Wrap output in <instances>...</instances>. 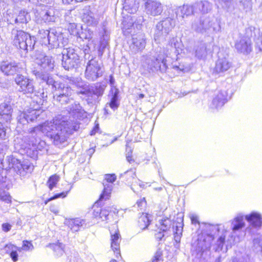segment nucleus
<instances>
[{
	"instance_id": "f257e3e1",
	"label": "nucleus",
	"mask_w": 262,
	"mask_h": 262,
	"mask_svg": "<svg viewBox=\"0 0 262 262\" xmlns=\"http://www.w3.org/2000/svg\"><path fill=\"white\" fill-rule=\"evenodd\" d=\"M164 14L165 17L157 23L154 28V39L157 44L165 42L168 35L176 26V18L183 25L185 17L197 14L194 3L168 7Z\"/></svg>"
},
{
	"instance_id": "f03ea898",
	"label": "nucleus",
	"mask_w": 262,
	"mask_h": 262,
	"mask_svg": "<svg viewBox=\"0 0 262 262\" xmlns=\"http://www.w3.org/2000/svg\"><path fill=\"white\" fill-rule=\"evenodd\" d=\"M194 3L196 14H201L199 18L193 20L191 29L197 33L210 36L221 30V20L214 16H205L212 9V4L207 0L196 1Z\"/></svg>"
},
{
	"instance_id": "7ed1b4c3",
	"label": "nucleus",
	"mask_w": 262,
	"mask_h": 262,
	"mask_svg": "<svg viewBox=\"0 0 262 262\" xmlns=\"http://www.w3.org/2000/svg\"><path fill=\"white\" fill-rule=\"evenodd\" d=\"M76 127L77 126L74 125L71 122L59 116L35 127L32 136L34 132L40 131L53 139L55 144L58 145L64 142L73 131L77 130Z\"/></svg>"
},
{
	"instance_id": "20e7f679",
	"label": "nucleus",
	"mask_w": 262,
	"mask_h": 262,
	"mask_svg": "<svg viewBox=\"0 0 262 262\" xmlns=\"http://www.w3.org/2000/svg\"><path fill=\"white\" fill-rule=\"evenodd\" d=\"M12 39L14 46L26 52L32 51L35 44V37L21 30L13 29Z\"/></svg>"
},
{
	"instance_id": "39448f33",
	"label": "nucleus",
	"mask_w": 262,
	"mask_h": 262,
	"mask_svg": "<svg viewBox=\"0 0 262 262\" xmlns=\"http://www.w3.org/2000/svg\"><path fill=\"white\" fill-rule=\"evenodd\" d=\"M62 51V66H76L77 64V61L79 60V56L76 53L73 46L68 45L63 47Z\"/></svg>"
},
{
	"instance_id": "423d86ee",
	"label": "nucleus",
	"mask_w": 262,
	"mask_h": 262,
	"mask_svg": "<svg viewBox=\"0 0 262 262\" xmlns=\"http://www.w3.org/2000/svg\"><path fill=\"white\" fill-rule=\"evenodd\" d=\"M39 108V106H37L23 112H19L17 117L18 124L26 125L37 119L41 113Z\"/></svg>"
},
{
	"instance_id": "0eeeda50",
	"label": "nucleus",
	"mask_w": 262,
	"mask_h": 262,
	"mask_svg": "<svg viewBox=\"0 0 262 262\" xmlns=\"http://www.w3.org/2000/svg\"><path fill=\"white\" fill-rule=\"evenodd\" d=\"M46 41V46L49 49H54L64 47L66 43L68 42V38L64 37L62 33L52 29L50 35L48 34V38Z\"/></svg>"
},
{
	"instance_id": "6e6552de",
	"label": "nucleus",
	"mask_w": 262,
	"mask_h": 262,
	"mask_svg": "<svg viewBox=\"0 0 262 262\" xmlns=\"http://www.w3.org/2000/svg\"><path fill=\"white\" fill-rule=\"evenodd\" d=\"M144 12L149 16L157 17L162 15L164 7L159 0H144Z\"/></svg>"
},
{
	"instance_id": "1a4fd4ad",
	"label": "nucleus",
	"mask_w": 262,
	"mask_h": 262,
	"mask_svg": "<svg viewBox=\"0 0 262 262\" xmlns=\"http://www.w3.org/2000/svg\"><path fill=\"white\" fill-rule=\"evenodd\" d=\"M34 127L33 128L30 132L28 136L24 137V140L26 143V145H24L25 148H27L28 150H32L33 151L35 149H39V145L42 146V144H44L43 142H41L40 139V135L42 133L40 131H36L34 132L33 136H32V132Z\"/></svg>"
},
{
	"instance_id": "9d476101",
	"label": "nucleus",
	"mask_w": 262,
	"mask_h": 262,
	"mask_svg": "<svg viewBox=\"0 0 262 262\" xmlns=\"http://www.w3.org/2000/svg\"><path fill=\"white\" fill-rule=\"evenodd\" d=\"M145 59V63L147 66H167L165 53L164 51H162L160 48V50L157 49V51L154 53H150L149 55L143 56Z\"/></svg>"
},
{
	"instance_id": "9b49d317",
	"label": "nucleus",
	"mask_w": 262,
	"mask_h": 262,
	"mask_svg": "<svg viewBox=\"0 0 262 262\" xmlns=\"http://www.w3.org/2000/svg\"><path fill=\"white\" fill-rule=\"evenodd\" d=\"M100 41L98 46V52L99 56L103 54L105 50L108 48L110 40V32L106 27V23L103 22L99 30Z\"/></svg>"
},
{
	"instance_id": "f8f14e48",
	"label": "nucleus",
	"mask_w": 262,
	"mask_h": 262,
	"mask_svg": "<svg viewBox=\"0 0 262 262\" xmlns=\"http://www.w3.org/2000/svg\"><path fill=\"white\" fill-rule=\"evenodd\" d=\"M110 84L112 87L110 91L111 93V101L109 103H107L104 108L105 113L109 114L108 107H111L113 110L115 111L118 108L119 105V102L118 100V94L119 90L116 88L115 85V81L112 75L110 76Z\"/></svg>"
},
{
	"instance_id": "ddd939ff",
	"label": "nucleus",
	"mask_w": 262,
	"mask_h": 262,
	"mask_svg": "<svg viewBox=\"0 0 262 262\" xmlns=\"http://www.w3.org/2000/svg\"><path fill=\"white\" fill-rule=\"evenodd\" d=\"M16 84L19 86L18 91L24 94H32L34 91L33 81L21 75H17L15 78Z\"/></svg>"
},
{
	"instance_id": "4468645a",
	"label": "nucleus",
	"mask_w": 262,
	"mask_h": 262,
	"mask_svg": "<svg viewBox=\"0 0 262 262\" xmlns=\"http://www.w3.org/2000/svg\"><path fill=\"white\" fill-rule=\"evenodd\" d=\"M116 180V176L114 174H107L105 175L106 182H103V191L100 196L99 200H106L110 197L113 188V183Z\"/></svg>"
},
{
	"instance_id": "2eb2a0df",
	"label": "nucleus",
	"mask_w": 262,
	"mask_h": 262,
	"mask_svg": "<svg viewBox=\"0 0 262 262\" xmlns=\"http://www.w3.org/2000/svg\"><path fill=\"white\" fill-rule=\"evenodd\" d=\"M212 43L199 42L195 47V55L199 59H205L213 51Z\"/></svg>"
},
{
	"instance_id": "dca6fc26",
	"label": "nucleus",
	"mask_w": 262,
	"mask_h": 262,
	"mask_svg": "<svg viewBox=\"0 0 262 262\" xmlns=\"http://www.w3.org/2000/svg\"><path fill=\"white\" fill-rule=\"evenodd\" d=\"M111 234V248L116 254L120 255V243L121 236L117 226L114 225L110 230Z\"/></svg>"
},
{
	"instance_id": "f3484780",
	"label": "nucleus",
	"mask_w": 262,
	"mask_h": 262,
	"mask_svg": "<svg viewBox=\"0 0 262 262\" xmlns=\"http://www.w3.org/2000/svg\"><path fill=\"white\" fill-rule=\"evenodd\" d=\"M120 176L127 184L131 185V188L134 191H135L134 187L136 185H139L141 187H142L141 181L136 178L135 171L133 169L124 172L121 174Z\"/></svg>"
},
{
	"instance_id": "a211bd4d",
	"label": "nucleus",
	"mask_w": 262,
	"mask_h": 262,
	"mask_svg": "<svg viewBox=\"0 0 262 262\" xmlns=\"http://www.w3.org/2000/svg\"><path fill=\"white\" fill-rule=\"evenodd\" d=\"M34 62L38 66H53L55 63L54 58L50 55L37 52L32 57Z\"/></svg>"
},
{
	"instance_id": "6ab92c4d",
	"label": "nucleus",
	"mask_w": 262,
	"mask_h": 262,
	"mask_svg": "<svg viewBox=\"0 0 262 262\" xmlns=\"http://www.w3.org/2000/svg\"><path fill=\"white\" fill-rule=\"evenodd\" d=\"M214 237L212 235L207 234L199 238L196 244V250L203 253L210 249Z\"/></svg>"
},
{
	"instance_id": "aec40b11",
	"label": "nucleus",
	"mask_w": 262,
	"mask_h": 262,
	"mask_svg": "<svg viewBox=\"0 0 262 262\" xmlns=\"http://www.w3.org/2000/svg\"><path fill=\"white\" fill-rule=\"evenodd\" d=\"M235 47L237 52L248 54L252 50L251 40L249 37L243 36L235 42Z\"/></svg>"
},
{
	"instance_id": "412c9836",
	"label": "nucleus",
	"mask_w": 262,
	"mask_h": 262,
	"mask_svg": "<svg viewBox=\"0 0 262 262\" xmlns=\"http://www.w3.org/2000/svg\"><path fill=\"white\" fill-rule=\"evenodd\" d=\"M30 16L28 12L21 10L14 18H7L6 21L8 24L17 25H26L30 20Z\"/></svg>"
},
{
	"instance_id": "4be33fe9",
	"label": "nucleus",
	"mask_w": 262,
	"mask_h": 262,
	"mask_svg": "<svg viewBox=\"0 0 262 262\" xmlns=\"http://www.w3.org/2000/svg\"><path fill=\"white\" fill-rule=\"evenodd\" d=\"M227 93L226 91H221L215 94L211 106L213 108L218 109L222 107L227 101Z\"/></svg>"
},
{
	"instance_id": "5701e85b",
	"label": "nucleus",
	"mask_w": 262,
	"mask_h": 262,
	"mask_svg": "<svg viewBox=\"0 0 262 262\" xmlns=\"http://www.w3.org/2000/svg\"><path fill=\"white\" fill-rule=\"evenodd\" d=\"M146 45L145 39L142 35H138L132 37V42L129 47L134 53H137L144 49Z\"/></svg>"
},
{
	"instance_id": "b1692460",
	"label": "nucleus",
	"mask_w": 262,
	"mask_h": 262,
	"mask_svg": "<svg viewBox=\"0 0 262 262\" xmlns=\"http://www.w3.org/2000/svg\"><path fill=\"white\" fill-rule=\"evenodd\" d=\"M103 71V69L101 67H86L85 72V77L90 80H95L98 77L102 75Z\"/></svg>"
},
{
	"instance_id": "393cba45",
	"label": "nucleus",
	"mask_w": 262,
	"mask_h": 262,
	"mask_svg": "<svg viewBox=\"0 0 262 262\" xmlns=\"http://www.w3.org/2000/svg\"><path fill=\"white\" fill-rule=\"evenodd\" d=\"M12 108L9 100H5L0 104V115L6 122L11 119Z\"/></svg>"
},
{
	"instance_id": "a878e982",
	"label": "nucleus",
	"mask_w": 262,
	"mask_h": 262,
	"mask_svg": "<svg viewBox=\"0 0 262 262\" xmlns=\"http://www.w3.org/2000/svg\"><path fill=\"white\" fill-rule=\"evenodd\" d=\"M245 219L254 228H260L262 225V216L257 212H252L245 216Z\"/></svg>"
},
{
	"instance_id": "bb28decb",
	"label": "nucleus",
	"mask_w": 262,
	"mask_h": 262,
	"mask_svg": "<svg viewBox=\"0 0 262 262\" xmlns=\"http://www.w3.org/2000/svg\"><path fill=\"white\" fill-rule=\"evenodd\" d=\"M69 112L70 114L77 119H80L86 117V112L79 103H75L72 104L69 108Z\"/></svg>"
},
{
	"instance_id": "cd10ccee",
	"label": "nucleus",
	"mask_w": 262,
	"mask_h": 262,
	"mask_svg": "<svg viewBox=\"0 0 262 262\" xmlns=\"http://www.w3.org/2000/svg\"><path fill=\"white\" fill-rule=\"evenodd\" d=\"M214 2L218 8L221 7L227 12L232 13L234 10L233 0H215Z\"/></svg>"
},
{
	"instance_id": "c85d7f7f",
	"label": "nucleus",
	"mask_w": 262,
	"mask_h": 262,
	"mask_svg": "<svg viewBox=\"0 0 262 262\" xmlns=\"http://www.w3.org/2000/svg\"><path fill=\"white\" fill-rule=\"evenodd\" d=\"M139 4L137 0H124L123 9L130 14H134L138 9Z\"/></svg>"
},
{
	"instance_id": "c756f323",
	"label": "nucleus",
	"mask_w": 262,
	"mask_h": 262,
	"mask_svg": "<svg viewBox=\"0 0 262 262\" xmlns=\"http://www.w3.org/2000/svg\"><path fill=\"white\" fill-rule=\"evenodd\" d=\"M77 93L84 95L88 103L93 104L98 101V97L92 91L90 88L88 89H84L83 91L78 92Z\"/></svg>"
},
{
	"instance_id": "7c9ffc66",
	"label": "nucleus",
	"mask_w": 262,
	"mask_h": 262,
	"mask_svg": "<svg viewBox=\"0 0 262 262\" xmlns=\"http://www.w3.org/2000/svg\"><path fill=\"white\" fill-rule=\"evenodd\" d=\"M82 20L83 23L89 26L95 27L98 23V19L94 17L92 12L84 13Z\"/></svg>"
},
{
	"instance_id": "2f4dec72",
	"label": "nucleus",
	"mask_w": 262,
	"mask_h": 262,
	"mask_svg": "<svg viewBox=\"0 0 262 262\" xmlns=\"http://www.w3.org/2000/svg\"><path fill=\"white\" fill-rule=\"evenodd\" d=\"M94 35V31L91 29L86 27L83 28L82 26L77 38L81 39L83 40L84 39L90 41L93 37Z\"/></svg>"
},
{
	"instance_id": "473e14b6",
	"label": "nucleus",
	"mask_w": 262,
	"mask_h": 262,
	"mask_svg": "<svg viewBox=\"0 0 262 262\" xmlns=\"http://www.w3.org/2000/svg\"><path fill=\"white\" fill-rule=\"evenodd\" d=\"M232 229L233 231H237L245 226L244 216L238 214L232 221Z\"/></svg>"
},
{
	"instance_id": "72a5a7b5",
	"label": "nucleus",
	"mask_w": 262,
	"mask_h": 262,
	"mask_svg": "<svg viewBox=\"0 0 262 262\" xmlns=\"http://www.w3.org/2000/svg\"><path fill=\"white\" fill-rule=\"evenodd\" d=\"M237 7L241 12L248 13L251 11V0H238Z\"/></svg>"
},
{
	"instance_id": "f704fd0d",
	"label": "nucleus",
	"mask_w": 262,
	"mask_h": 262,
	"mask_svg": "<svg viewBox=\"0 0 262 262\" xmlns=\"http://www.w3.org/2000/svg\"><path fill=\"white\" fill-rule=\"evenodd\" d=\"M84 221L80 219H72L68 221V226L73 232H77L82 227Z\"/></svg>"
},
{
	"instance_id": "c9c22d12",
	"label": "nucleus",
	"mask_w": 262,
	"mask_h": 262,
	"mask_svg": "<svg viewBox=\"0 0 262 262\" xmlns=\"http://www.w3.org/2000/svg\"><path fill=\"white\" fill-rule=\"evenodd\" d=\"M33 73L37 78H40L42 80L46 81L48 84H51L53 82L52 79L47 72L33 70Z\"/></svg>"
},
{
	"instance_id": "e433bc0d",
	"label": "nucleus",
	"mask_w": 262,
	"mask_h": 262,
	"mask_svg": "<svg viewBox=\"0 0 262 262\" xmlns=\"http://www.w3.org/2000/svg\"><path fill=\"white\" fill-rule=\"evenodd\" d=\"M149 219L147 213H143L139 217L138 221V226L142 230H145L149 224Z\"/></svg>"
},
{
	"instance_id": "4c0bfd02",
	"label": "nucleus",
	"mask_w": 262,
	"mask_h": 262,
	"mask_svg": "<svg viewBox=\"0 0 262 262\" xmlns=\"http://www.w3.org/2000/svg\"><path fill=\"white\" fill-rule=\"evenodd\" d=\"M49 247L53 249L57 256H60L64 253V245L61 243L50 244Z\"/></svg>"
},
{
	"instance_id": "58836bf2",
	"label": "nucleus",
	"mask_w": 262,
	"mask_h": 262,
	"mask_svg": "<svg viewBox=\"0 0 262 262\" xmlns=\"http://www.w3.org/2000/svg\"><path fill=\"white\" fill-rule=\"evenodd\" d=\"M82 28V26L80 24H76L74 23H70L68 26V30L70 34L75 36L77 37L79 32Z\"/></svg>"
},
{
	"instance_id": "ea45409f",
	"label": "nucleus",
	"mask_w": 262,
	"mask_h": 262,
	"mask_svg": "<svg viewBox=\"0 0 262 262\" xmlns=\"http://www.w3.org/2000/svg\"><path fill=\"white\" fill-rule=\"evenodd\" d=\"M105 88L106 85L101 83H97L94 86H91L90 87L92 91L95 93L98 98L103 95Z\"/></svg>"
},
{
	"instance_id": "a19ab883",
	"label": "nucleus",
	"mask_w": 262,
	"mask_h": 262,
	"mask_svg": "<svg viewBox=\"0 0 262 262\" xmlns=\"http://www.w3.org/2000/svg\"><path fill=\"white\" fill-rule=\"evenodd\" d=\"M42 19L45 23H50L54 22L56 17L54 15V11L52 10H49L42 16Z\"/></svg>"
},
{
	"instance_id": "79ce46f5",
	"label": "nucleus",
	"mask_w": 262,
	"mask_h": 262,
	"mask_svg": "<svg viewBox=\"0 0 262 262\" xmlns=\"http://www.w3.org/2000/svg\"><path fill=\"white\" fill-rule=\"evenodd\" d=\"M51 30H45L40 29L38 31V37L40 39V41L42 45H47V38H48V34L50 35Z\"/></svg>"
},
{
	"instance_id": "37998d69",
	"label": "nucleus",
	"mask_w": 262,
	"mask_h": 262,
	"mask_svg": "<svg viewBox=\"0 0 262 262\" xmlns=\"http://www.w3.org/2000/svg\"><path fill=\"white\" fill-rule=\"evenodd\" d=\"M72 91L71 89L68 86H64L63 85H62L61 84L58 88V90L57 91L56 95H72Z\"/></svg>"
},
{
	"instance_id": "c03bdc74",
	"label": "nucleus",
	"mask_w": 262,
	"mask_h": 262,
	"mask_svg": "<svg viewBox=\"0 0 262 262\" xmlns=\"http://www.w3.org/2000/svg\"><path fill=\"white\" fill-rule=\"evenodd\" d=\"M225 239V235H221L217 240L216 243L213 246V249L217 252L222 250Z\"/></svg>"
},
{
	"instance_id": "a18cd8bd",
	"label": "nucleus",
	"mask_w": 262,
	"mask_h": 262,
	"mask_svg": "<svg viewBox=\"0 0 262 262\" xmlns=\"http://www.w3.org/2000/svg\"><path fill=\"white\" fill-rule=\"evenodd\" d=\"M228 70V67H213L211 68L210 71L212 72V76L216 77L220 76L224 72Z\"/></svg>"
},
{
	"instance_id": "49530a36",
	"label": "nucleus",
	"mask_w": 262,
	"mask_h": 262,
	"mask_svg": "<svg viewBox=\"0 0 262 262\" xmlns=\"http://www.w3.org/2000/svg\"><path fill=\"white\" fill-rule=\"evenodd\" d=\"M159 228L163 232L166 231L170 229L171 225V221L168 219L162 220L160 222Z\"/></svg>"
},
{
	"instance_id": "de8ad7c7",
	"label": "nucleus",
	"mask_w": 262,
	"mask_h": 262,
	"mask_svg": "<svg viewBox=\"0 0 262 262\" xmlns=\"http://www.w3.org/2000/svg\"><path fill=\"white\" fill-rule=\"evenodd\" d=\"M72 95H55L54 96V99H55L57 101L60 102L61 104H67L69 102H70V100H73V98L71 97Z\"/></svg>"
},
{
	"instance_id": "09e8293b",
	"label": "nucleus",
	"mask_w": 262,
	"mask_h": 262,
	"mask_svg": "<svg viewBox=\"0 0 262 262\" xmlns=\"http://www.w3.org/2000/svg\"><path fill=\"white\" fill-rule=\"evenodd\" d=\"M59 181V177L56 174L53 175L50 177L47 182V185L51 190L56 186Z\"/></svg>"
},
{
	"instance_id": "8fccbe9b",
	"label": "nucleus",
	"mask_w": 262,
	"mask_h": 262,
	"mask_svg": "<svg viewBox=\"0 0 262 262\" xmlns=\"http://www.w3.org/2000/svg\"><path fill=\"white\" fill-rule=\"evenodd\" d=\"M178 38L177 37H172L169 39V41L168 42V45L170 46L171 47L173 48L174 50V52H178V49L180 48L181 46V43L178 41Z\"/></svg>"
},
{
	"instance_id": "3c124183",
	"label": "nucleus",
	"mask_w": 262,
	"mask_h": 262,
	"mask_svg": "<svg viewBox=\"0 0 262 262\" xmlns=\"http://www.w3.org/2000/svg\"><path fill=\"white\" fill-rule=\"evenodd\" d=\"M218 59L216 61L215 66H229V62L226 57L222 56L221 53L220 52L218 53Z\"/></svg>"
},
{
	"instance_id": "603ef678",
	"label": "nucleus",
	"mask_w": 262,
	"mask_h": 262,
	"mask_svg": "<svg viewBox=\"0 0 262 262\" xmlns=\"http://www.w3.org/2000/svg\"><path fill=\"white\" fill-rule=\"evenodd\" d=\"M0 200L7 203H11V196L8 192L4 190H0Z\"/></svg>"
},
{
	"instance_id": "864d4df0",
	"label": "nucleus",
	"mask_w": 262,
	"mask_h": 262,
	"mask_svg": "<svg viewBox=\"0 0 262 262\" xmlns=\"http://www.w3.org/2000/svg\"><path fill=\"white\" fill-rule=\"evenodd\" d=\"M16 67H0V71L6 75H13L15 72Z\"/></svg>"
},
{
	"instance_id": "5fc2aeb1",
	"label": "nucleus",
	"mask_w": 262,
	"mask_h": 262,
	"mask_svg": "<svg viewBox=\"0 0 262 262\" xmlns=\"http://www.w3.org/2000/svg\"><path fill=\"white\" fill-rule=\"evenodd\" d=\"M109 215V209H107L106 207L104 209H102L101 211V215H100V219L102 221L107 220L108 219Z\"/></svg>"
},
{
	"instance_id": "6e6d98bb",
	"label": "nucleus",
	"mask_w": 262,
	"mask_h": 262,
	"mask_svg": "<svg viewBox=\"0 0 262 262\" xmlns=\"http://www.w3.org/2000/svg\"><path fill=\"white\" fill-rule=\"evenodd\" d=\"M134 22H133V20H132L130 21H129L128 22H127L126 20H123L122 22L123 30H130L132 27L134 25Z\"/></svg>"
},
{
	"instance_id": "4d7b16f0",
	"label": "nucleus",
	"mask_w": 262,
	"mask_h": 262,
	"mask_svg": "<svg viewBox=\"0 0 262 262\" xmlns=\"http://www.w3.org/2000/svg\"><path fill=\"white\" fill-rule=\"evenodd\" d=\"M71 81L73 84L75 85L78 88H82L84 86V82L80 78H73Z\"/></svg>"
},
{
	"instance_id": "13d9d810",
	"label": "nucleus",
	"mask_w": 262,
	"mask_h": 262,
	"mask_svg": "<svg viewBox=\"0 0 262 262\" xmlns=\"http://www.w3.org/2000/svg\"><path fill=\"white\" fill-rule=\"evenodd\" d=\"M7 128L0 122V139H5L6 138Z\"/></svg>"
},
{
	"instance_id": "bf43d9fd",
	"label": "nucleus",
	"mask_w": 262,
	"mask_h": 262,
	"mask_svg": "<svg viewBox=\"0 0 262 262\" xmlns=\"http://www.w3.org/2000/svg\"><path fill=\"white\" fill-rule=\"evenodd\" d=\"M22 248L23 250L26 251L32 250L33 249V246L30 242L28 241H24Z\"/></svg>"
},
{
	"instance_id": "052dcab7",
	"label": "nucleus",
	"mask_w": 262,
	"mask_h": 262,
	"mask_svg": "<svg viewBox=\"0 0 262 262\" xmlns=\"http://www.w3.org/2000/svg\"><path fill=\"white\" fill-rule=\"evenodd\" d=\"M93 215L96 219H99L101 215V208L98 207L94 206L93 207Z\"/></svg>"
},
{
	"instance_id": "680f3d73",
	"label": "nucleus",
	"mask_w": 262,
	"mask_h": 262,
	"mask_svg": "<svg viewBox=\"0 0 262 262\" xmlns=\"http://www.w3.org/2000/svg\"><path fill=\"white\" fill-rule=\"evenodd\" d=\"M17 247L15 246L14 245L9 244L6 245L5 247V250H6L7 253H11V251H14L15 250H16Z\"/></svg>"
},
{
	"instance_id": "e2e57ef3",
	"label": "nucleus",
	"mask_w": 262,
	"mask_h": 262,
	"mask_svg": "<svg viewBox=\"0 0 262 262\" xmlns=\"http://www.w3.org/2000/svg\"><path fill=\"white\" fill-rule=\"evenodd\" d=\"M190 67H185V68H180V67H171L172 69L176 71L178 73H180L181 72H185L189 70Z\"/></svg>"
},
{
	"instance_id": "0e129e2a",
	"label": "nucleus",
	"mask_w": 262,
	"mask_h": 262,
	"mask_svg": "<svg viewBox=\"0 0 262 262\" xmlns=\"http://www.w3.org/2000/svg\"><path fill=\"white\" fill-rule=\"evenodd\" d=\"M145 20L143 16H138L134 21V24L137 26H141Z\"/></svg>"
},
{
	"instance_id": "69168bd1",
	"label": "nucleus",
	"mask_w": 262,
	"mask_h": 262,
	"mask_svg": "<svg viewBox=\"0 0 262 262\" xmlns=\"http://www.w3.org/2000/svg\"><path fill=\"white\" fill-rule=\"evenodd\" d=\"M146 202L145 201V198H143L137 202V205L139 208H140L141 209L142 208L146 206Z\"/></svg>"
},
{
	"instance_id": "338daca9",
	"label": "nucleus",
	"mask_w": 262,
	"mask_h": 262,
	"mask_svg": "<svg viewBox=\"0 0 262 262\" xmlns=\"http://www.w3.org/2000/svg\"><path fill=\"white\" fill-rule=\"evenodd\" d=\"M162 255V254L161 251H157L152 259V262H158L160 259Z\"/></svg>"
},
{
	"instance_id": "774afa93",
	"label": "nucleus",
	"mask_w": 262,
	"mask_h": 262,
	"mask_svg": "<svg viewBox=\"0 0 262 262\" xmlns=\"http://www.w3.org/2000/svg\"><path fill=\"white\" fill-rule=\"evenodd\" d=\"M256 48L258 49L259 51H262V35L260 38L257 39L256 42Z\"/></svg>"
}]
</instances>
